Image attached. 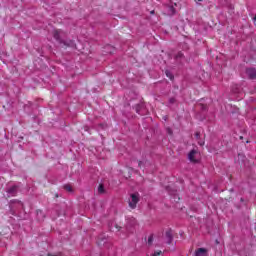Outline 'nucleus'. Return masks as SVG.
Returning <instances> with one entry per match:
<instances>
[{
    "instance_id": "nucleus-1",
    "label": "nucleus",
    "mask_w": 256,
    "mask_h": 256,
    "mask_svg": "<svg viewBox=\"0 0 256 256\" xmlns=\"http://www.w3.org/2000/svg\"><path fill=\"white\" fill-rule=\"evenodd\" d=\"M137 203H139V193L131 194L128 200L130 209H137Z\"/></svg>"
},
{
    "instance_id": "nucleus-2",
    "label": "nucleus",
    "mask_w": 256,
    "mask_h": 256,
    "mask_svg": "<svg viewBox=\"0 0 256 256\" xmlns=\"http://www.w3.org/2000/svg\"><path fill=\"white\" fill-rule=\"evenodd\" d=\"M199 151L193 149L188 154V159L191 163H199Z\"/></svg>"
},
{
    "instance_id": "nucleus-3",
    "label": "nucleus",
    "mask_w": 256,
    "mask_h": 256,
    "mask_svg": "<svg viewBox=\"0 0 256 256\" xmlns=\"http://www.w3.org/2000/svg\"><path fill=\"white\" fill-rule=\"evenodd\" d=\"M53 35H54V39H56V41H59V43H63V40H61V38L65 35L64 31L55 30Z\"/></svg>"
},
{
    "instance_id": "nucleus-4",
    "label": "nucleus",
    "mask_w": 256,
    "mask_h": 256,
    "mask_svg": "<svg viewBox=\"0 0 256 256\" xmlns=\"http://www.w3.org/2000/svg\"><path fill=\"white\" fill-rule=\"evenodd\" d=\"M246 75H248L249 79H255L256 70L254 68H248L246 69Z\"/></svg>"
},
{
    "instance_id": "nucleus-5",
    "label": "nucleus",
    "mask_w": 256,
    "mask_h": 256,
    "mask_svg": "<svg viewBox=\"0 0 256 256\" xmlns=\"http://www.w3.org/2000/svg\"><path fill=\"white\" fill-rule=\"evenodd\" d=\"M195 256H207V249L199 248L198 250H196Z\"/></svg>"
},
{
    "instance_id": "nucleus-6",
    "label": "nucleus",
    "mask_w": 256,
    "mask_h": 256,
    "mask_svg": "<svg viewBox=\"0 0 256 256\" xmlns=\"http://www.w3.org/2000/svg\"><path fill=\"white\" fill-rule=\"evenodd\" d=\"M136 225H137V220H135V218H130L127 223V227H135Z\"/></svg>"
},
{
    "instance_id": "nucleus-7",
    "label": "nucleus",
    "mask_w": 256,
    "mask_h": 256,
    "mask_svg": "<svg viewBox=\"0 0 256 256\" xmlns=\"http://www.w3.org/2000/svg\"><path fill=\"white\" fill-rule=\"evenodd\" d=\"M167 9H168L167 15H175V7L168 6Z\"/></svg>"
},
{
    "instance_id": "nucleus-8",
    "label": "nucleus",
    "mask_w": 256,
    "mask_h": 256,
    "mask_svg": "<svg viewBox=\"0 0 256 256\" xmlns=\"http://www.w3.org/2000/svg\"><path fill=\"white\" fill-rule=\"evenodd\" d=\"M8 193L10 195H15V193H17V186H13L8 190Z\"/></svg>"
},
{
    "instance_id": "nucleus-9",
    "label": "nucleus",
    "mask_w": 256,
    "mask_h": 256,
    "mask_svg": "<svg viewBox=\"0 0 256 256\" xmlns=\"http://www.w3.org/2000/svg\"><path fill=\"white\" fill-rule=\"evenodd\" d=\"M64 189L68 191V193H73V187L69 184L64 185Z\"/></svg>"
},
{
    "instance_id": "nucleus-10",
    "label": "nucleus",
    "mask_w": 256,
    "mask_h": 256,
    "mask_svg": "<svg viewBox=\"0 0 256 256\" xmlns=\"http://www.w3.org/2000/svg\"><path fill=\"white\" fill-rule=\"evenodd\" d=\"M166 237L168 238V243H171V241H173V236H171V232H166Z\"/></svg>"
},
{
    "instance_id": "nucleus-11",
    "label": "nucleus",
    "mask_w": 256,
    "mask_h": 256,
    "mask_svg": "<svg viewBox=\"0 0 256 256\" xmlns=\"http://www.w3.org/2000/svg\"><path fill=\"white\" fill-rule=\"evenodd\" d=\"M160 255H163V252L161 250H158L154 252L151 256H160Z\"/></svg>"
},
{
    "instance_id": "nucleus-12",
    "label": "nucleus",
    "mask_w": 256,
    "mask_h": 256,
    "mask_svg": "<svg viewBox=\"0 0 256 256\" xmlns=\"http://www.w3.org/2000/svg\"><path fill=\"white\" fill-rule=\"evenodd\" d=\"M98 193H104L103 184H100L98 187Z\"/></svg>"
},
{
    "instance_id": "nucleus-13",
    "label": "nucleus",
    "mask_w": 256,
    "mask_h": 256,
    "mask_svg": "<svg viewBox=\"0 0 256 256\" xmlns=\"http://www.w3.org/2000/svg\"><path fill=\"white\" fill-rule=\"evenodd\" d=\"M152 243H153V236H149L148 245H151Z\"/></svg>"
},
{
    "instance_id": "nucleus-14",
    "label": "nucleus",
    "mask_w": 256,
    "mask_h": 256,
    "mask_svg": "<svg viewBox=\"0 0 256 256\" xmlns=\"http://www.w3.org/2000/svg\"><path fill=\"white\" fill-rule=\"evenodd\" d=\"M200 136H201V134H200L199 132H196V133H195L196 139H199Z\"/></svg>"
},
{
    "instance_id": "nucleus-15",
    "label": "nucleus",
    "mask_w": 256,
    "mask_h": 256,
    "mask_svg": "<svg viewBox=\"0 0 256 256\" xmlns=\"http://www.w3.org/2000/svg\"><path fill=\"white\" fill-rule=\"evenodd\" d=\"M167 77H169L170 79H173V75H171L169 72L166 73Z\"/></svg>"
},
{
    "instance_id": "nucleus-16",
    "label": "nucleus",
    "mask_w": 256,
    "mask_h": 256,
    "mask_svg": "<svg viewBox=\"0 0 256 256\" xmlns=\"http://www.w3.org/2000/svg\"><path fill=\"white\" fill-rule=\"evenodd\" d=\"M198 145H200V146L205 145V141H199V142H198Z\"/></svg>"
},
{
    "instance_id": "nucleus-17",
    "label": "nucleus",
    "mask_w": 256,
    "mask_h": 256,
    "mask_svg": "<svg viewBox=\"0 0 256 256\" xmlns=\"http://www.w3.org/2000/svg\"><path fill=\"white\" fill-rule=\"evenodd\" d=\"M177 57H183L182 53H178Z\"/></svg>"
},
{
    "instance_id": "nucleus-18",
    "label": "nucleus",
    "mask_w": 256,
    "mask_h": 256,
    "mask_svg": "<svg viewBox=\"0 0 256 256\" xmlns=\"http://www.w3.org/2000/svg\"><path fill=\"white\" fill-rule=\"evenodd\" d=\"M48 256H59V255H55V254H48Z\"/></svg>"
},
{
    "instance_id": "nucleus-19",
    "label": "nucleus",
    "mask_w": 256,
    "mask_h": 256,
    "mask_svg": "<svg viewBox=\"0 0 256 256\" xmlns=\"http://www.w3.org/2000/svg\"><path fill=\"white\" fill-rule=\"evenodd\" d=\"M253 21H254V25H256V18H253Z\"/></svg>"
},
{
    "instance_id": "nucleus-20",
    "label": "nucleus",
    "mask_w": 256,
    "mask_h": 256,
    "mask_svg": "<svg viewBox=\"0 0 256 256\" xmlns=\"http://www.w3.org/2000/svg\"><path fill=\"white\" fill-rule=\"evenodd\" d=\"M175 100L174 99H170V103H173Z\"/></svg>"
},
{
    "instance_id": "nucleus-21",
    "label": "nucleus",
    "mask_w": 256,
    "mask_h": 256,
    "mask_svg": "<svg viewBox=\"0 0 256 256\" xmlns=\"http://www.w3.org/2000/svg\"><path fill=\"white\" fill-rule=\"evenodd\" d=\"M168 133H170V134H171V130H168Z\"/></svg>"
},
{
    "instance_id": "nucleus-22",
    "label": "nucleus",
    "mask_w": 256,
    "mask_h": 256,
    "mask_svg": "<svg viewBox=\"0 0 256 256\" xmlns=\"http://www.w3.org/2000/svg\"><path fill=\"white\" fill-rule=\"evenodd\" d=\"M198 1H203V0H198Z\"/></svg>"
}]
</instances>
